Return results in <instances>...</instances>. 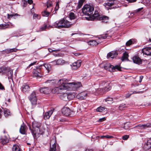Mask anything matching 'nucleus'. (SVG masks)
<instances>
[{
    "instance_id": "nucleus-1",
    "label": "nucleus",
    "mask_w": 151,
    "mask_h": 151,
    "mask_svg": "<svg viewBox=\"0 0 151 151\" xmlns=\"http://www.w3.org/2000/svg\"><path fill=\"white\" fill-rule=\"evenodd\" d=\"M65 79H60L56 81L55 80H48L46 81L45 83H50L51 84H55L56 87L52 90V91L53 93H59L61 92L62 90H66L65 86Z\"/></svg>"
},
{
    "instance_id": "nucleus-2",
    "label": "nucleus",
    "mask_w": 151,
    "mask_h": 151,
    "mask_svg": "<svg viewBox=\"0 0 151 151\" xmlns=\"http://www.w3.org/2000/svg\"><path fill=\"white\" fill-rule=\"evenodd\" d=\"M76 22L73 23L70 22L65 18L57 21L53 24V26L55 28L61 29L64 28H69L71 27Z\"/></svg>"
},
{
    "instance_id": "nucleus-3",
    "label": "nucleus",
    "mask_w": 151,
    "mask_h": 151,
    "mask_svg": "<svg viewBox=\"0 0 151 151\" xmlns=\"http://www.w3.org/2000/svg\"><path fill=\"white\" fill-rule=\"evenodd\" d=\"M65 86L66 90L69 91H75L82 86V85L80 82L68 83L65 79Z\"/></svg>"
},
{
    "instance_id": "nucleus-4",
    "label": "nucleus",
    "mask_w": 151,
    "mask_h": 151,
    "mask_svg": "<svg viewBox=\"0 0 151 151\" xmlns=\"http://www.w3.org/2000/svg\"><path fill=\"white\" fill-rule=\"evenodd\" d=\"M94 8L90 5H85L82 9L83 14L86 16L90 17L93 14Z\"/></svg>"
},
{
    "instance_id": "nucleus-5",
    "label": "nucleus",
    "mask_w": 151,
    "mask_h": 151,
    "mask_svg": "<svg viewBox=\"0 0 151 151\" xmlns=\"http://www.w3.org/2000/svg\"><path fill=\"white\" fill-rule=\"evenodd\" d=\"M104 68V69L108 70L110 72L114 71L116 70H120L121 68L119 66L116 65L114 66L111 65L109 63H106L103 64Z\"/></svg>"
},
{
    "instance_id": "nucleus-6",
    "label": "nucleus",
    "mask_w": 151,
    "mask_h": 151,
    "mask_svg": "<svg viewBox=\"0 0 151 151\" xmlns=\"http://www.w3.org/2000/svg\"><path fill=\"white\" fill-rule=\"evenodd\" d=\"M49 151H60L59 147L56 143L55 137H53L50 142V147Z\"/></svg>"
},
{
    "instance_id": "nucleus-7",
    "label": "nucleus",
    "mask_w": 151,
    "mask_h": 151,
    "mask_svg": "<svg viewBox=\"0 0 151 151\" xmlns=\"http://www.w3.org/2000/svg\"><path fill=\"white\" fill-rule=\"evenodd\" d=\"M32 132L34 137L35 138L38 137L41 134H43L44 133V131H41L40 128L37 127L36 129H33Z\"/></svg>"
},
{
    "instance_id": "nucleus-8",
    "label": "nucleus",
    "mask_w": 151,
    "mask_h": 151,
    "mask_svg": "<svg viewBox=\"0 0 151 151\" xmlns=\"http://www.w3.org/2000/svg\"><path fill=\"white\" fill-rule=\"evenodd\" d=\"M29 99L32 105L36 104L37 99L35 91H34L29 96Z\"/></svg>"
},
{
    "instance_id": "nucleus-9",
    "label": "nucleus",
    "mask_w": 151,
    "mask_h": 151,
    "mask_svg": "<svg viewBox=\"0 0 151 151\" xmlns=\"http://www.w3.org/2000/svg\"><path fill=\"white\" fill-rule=\"evenodd\" d=\"M67 62L65 61L62 59H60L55 60L51 62V63L53 65H63L67 63Z\"/></svg>"
},
{
    "instance_id": "nucleus-10",
    "label": "nucleus",
    "mask_w": 151,
    "mask_h": 151,
    "mask_svg": "<svg viewBox=\"0 0 151 151\" xmlns=\"http://www.w3.org/2000/svg\"><path fill=\"white\" fill-rule=\"evenodd\" d=\"M87 93L86 92H81L78 94L76 96V97L79 99L83 100L86 99L87 96Z\"/></svg>"
},
{
    "instance_id": "nucleus-11",
    "label": "nucleus",
    "mask_w": 151,
    "mask_h": 151,
    "mask_svg": "<svg viewBox=\"0 0 151 151\" xmlns=\"http://www.w3.org/2000/svg\"><path fill=\"white\" fill-rule=\"evenodd\" d=\"M142 52L144 54L147 55H151V47H147L142 49Z\"/></svg>"
},
{
    "instance_id": "nucleus-12",
    "label": "nucleus",
    "mask_w": 151,
    "mask_h": 151,
    "mask_svg": "<svg viewBox=\"0 0 151 151\" xmlns=\"http://www.w3.org/2000/svg\"><path fill=\"white\" fill-rule=\"evenodd\" d=\"M81 63V60H78L76 62L73 63L70 65L73 69H76L80 67Z\"/></svg>"
},
{
    "instance_id": "nucleus-13",
    "label": "nucleus",
    "mask_w": 151,
    "mask_h": 151,
    "mask_svg": "<svg viewBox=\"0 0 151 151\" xmlns=\"http://www.w3.org/2000/svg\"><path fill=\"white\" fill-rule=\"evenodd\" d=\"M54 110L53 109H52L46 112L44 115V119L45 120L48 119L53 113Z\"/></svg>"
},
{
    "instance_id": "nucleus-14",
    "label": "nucleus",
    "mask_w": 151,
    "mask_h": 151,
    "mask_svg": "<svg viewBox=\"0 0 151 151\" xmlns=\"http://www.w3.org/2000/svg\"><path fill=\"white\" fill-rule=\"evenodd\" d=\"M62 113L66 116H68L70 114V109L67 107H64L62 109Z\"/></svg>"
},
{
    "instance_id": "nucleus-15",
    "label": "nucleus",
    "mask_w": 151,
    "mask_h": 151,
    "mask_svg": "<svg viewBox=\"0 0 151 151\" xmlns=\"http://www.w3.org/2000/svg\"><path fill=\"white\" fill-rule=\"evenodd\" d=\"M151 147V139L147 141V143L144 145L143 148L145 150H147Z\"/></svg>"
},
{
    "instance_id": "nucleus-16",
    "label": "nucleus",
    "mask_w": 151,
    "mask_h": 151,
    "mask_svg": "<svg viewBox=\"0 0 151 151\" xmlns=\"http://www.w3.org/2000/svg\"><path fill=\"white\" fill-rule=\"evenodd\" d=\"M118 55L117 52L116 51H112L108 54L107 58H113L116 57Z\"/></svg>"
},
{
    "instance_id": "nucleus-17",
    "label": "nucleus",
    "mask_w": 151,
    "mask_h": 151,
    "mask_svg": "<svg viewBox=\"0 0 151 151\" xmlns=\"http://www.w3.org/2000/svg\"><path fill=\"white\" fill-rule=\"evenodd\" d=\"M30 88L28 85L24 84L22 87V91L25 93H28L30 91Z\"/></svg>"
},
{
    "instance_id": "nucleus-18",
    "label": "nucleus",
    "mask_w": 151,
    "mask_h": 151,
    "mask_svg": "<svg viewBox=\"0 0 151 151\" xmlns=\"http://www.w3.org/2000/svg\"><path fill=\"white\" fill-rule=\"evenodd\" d=\"M132 60L133 62L138 64H139L142 63V60L140 58L137 56H134L133 57Z\"/></svg>"
},
{
    "instance_id": "nucleus-19",
    "label": "nucleus",
    "mask_w": 151,
    "mask_h": 151,
    "mask_svg": "<svg viewBox=\"0 0 151 151\" xmlns=\"http://www.w3.org/2000/svg\"><path fill=\"white\" fill-rule=\"evenodd\" d=\"M109 18L106 16H99L98 19L99 20L102 21L104 22H107L109 20Z\"/></svg>"
},
{
    "instance_id": "nucleus-20",
    "label": "nucleus",
    "mask_w": 151,
    "mask_h": 151,
    "mask_svg": "<svg viewBox=\"0 0 151 151\" xmlns=\"http://www.w3.org/2000/svg\"><path fill=\"white\" fill-rule=\"evenodd\" d=\"M40 72V69H37V70L33 72V76L34 77H40L42 76V75Z\"/></svg>"
},
{
    "instance_id": "nucleus-21",
    "label": "nucleus",
    "mask_w": 151,
    "mask_h": 151,
    "mask_svg": "<svg viewBox=\"0 0 151 151\" xmlns=\"http://www.w3.org/2000/svg\"><path fill=\"white\" fill-rule=\"evenodd\" d=\"M40 91L41 93L44 94H48L50 92V90L48 88H40Z\"/></svg>"
},
{
    "instance_id": "nucleus-22",
    "label": "nucleus",
    "mask_w": 151,
    "mask_h": 151,
    "mask_svg": "<svg viewBox=\"0 0 151 151\" xmlns=\"http://www.w3.org/2000/svg\"><path fill=\"white\" fill-rule=\"evenodd\" d=\"M27 127L24 124L21 125L19 129L20 132L22 134H25L26 132Z\"/></svg>"
},
{
    "instance_id": "nucleus-23",
    "label": "nucleus",
    "mask_w": 151,
    "mask_h": 151,
    "mask_svg": "<svg viewBox=\"0 0 151 151\" xmlns=\"http://www.w3.org/2000/svg\"><path fill=\"white\" fill-rule=\"evenodd\" d=\"M8 141L9 139L5 136L1 138L0 139V142L3 145L6 144L8 142Z\"/></svg>"
},
{
    "instance_id": "nucleus-24",
    "label": "nucleus",
    "mask_w": 151,
    "mask_h": 151,
    "mask_svg": "<svg viewBox=\"0 0 151 151\" xmlns=\"http://www.w3.org/2000/svg\"><path fill=\"white\" fill-rule=\"evenodd\" d=\"M111 84L110 83L109 81H106V85H105L104 87H103L102 88H100L98 89V90L100 91V93H104V91H103L104 89L107 86H109L111 85Z\"/></svg>"
},
{
    "instance_id": "nucleus-25",
    "label": "nucleus",
    "mask_w": 151,
    "mask_h": 151,
    "mask_svg": "<svg viewBox=\"0 0 151 151\" xmlns=\"http://www.w3.org/2000/svg\"><path fill=\"white\" fill-rule=\"evenodd\" d=\"M68 93H64L60 95V96L61 99L66 101L68 100Z\"/></svg>"
},
{
    "instance_id": "nucleus-26",
    "label": "nucleus",
    "mask_w": 151,
    "mask_h": 151,
    "mask_svg": "<svg viewBox=\"0 0 151 151\" xmlns=\"http://www.w3.org/2000/svg\"><path fill=\"white\" fill-rule=\"evenodd\" d=\"M76 96V94L74 92L70 93H68V100L72 99L74 98Z\"/></svg>"
},
{
    "instance_id": "nucleus-27",
    "label": "nucleus",
    "mask_w": 151,
    "mask_h": 151,
    "mask_svg": "<svg viewBox=\"0 0 151 151\" xmlns=\"http://www.w3.org/2000/svg\"><path fill=\"white\" fill-rule=\"evenodd\" d=\"M41 124L40 123L35 122L32 123V127L33 129H36V128H40V127Z\"/></svg>"
},
{
    "instance_id": "nucleus-28",
    "label": "nucleus",
    "mask_w": 151,
    "mask_h": 151,
    "mask_svg": "<svg viewBox=\"0 0 151 151\" xmlns=\"http://www.w3.org/2000/svg\"><path fill=\"white\" fill-rule=\"evenodd\" d=\"M136 41L134 39H131L127 41L126 43V45L127 46H129L131 45L134 44Z\"/></svg>"
},
{
    "instance_id": "nucleus-29",
    "label": "nucleus",
    "mask_w": 151,
    "mask_h": 151,
    "mask_svg": "<svg viewBox=\"0 0 151 151\" xmlns=\"http://www.w3.org/2000/svg\"><path fill=\"white\" fill-rule=\"evenodd\" d=\"M108 1L109 2H108L105 4L106 6H111L114 5L115 0H108Z\"/></svg>"
},
{
    "instance_id": "nucleus-30",
    "label": "nucleus",
    "mask_w": 151,
    "mask_h": 151,
    "mask_svg": "<svg viewBox=\"0 0 151 151\" xmlns=\"http://www.w3.org/2000/svg\"><path fill=\"white\" fill-rule=\"evenodd\" d=\"M12 151H21V150L18 145H15L13 147Z\"/></svg>"
},
{
    "instance_id": "nucleus-31",
    "label": "nucleus",
    "mask_w": 151,
    "mask_h": 151,
    "mask_svg": "<svg viewBox=\"0 0 151 151\" xmlns=\"http://www.w3.org/2000/svg\"><path fill=\"white\" fill-rule=\"evenodd\" d=\"M69 17L70 19H74L76 18V16L73 12H70L69 14Z\"/></svg>"
},
{
    "instance_id": "nucleus-32",
    "label": "nucleus",
    "mask_w": 151,
    "mask_h": 151,
    "mask_svg": "<svg viewBox=\"0 0 151 151\" xmlns=\"http://www.w3.org/2000/svg\"><path fill=\"white\" fill-rule=\"evenodd\" d=\"M88 45L93 46L96 45L98 44L97 42L95 40L89 41L88 42Z\"/></svg>"
},
{
    "instance_id": "nucleus-33",
    "label": "nucleus",
    "mask_w": 151,
    "mask_h": 151,
    "mask_svg": "<svg viewBox=\"0 0 151 151\" xmlns=\"http://www.w3.org/2000/svg\"><path fill=\"white\" fill-rule=\"evenodd\" d=\"M4 115L6 117L10 115V112L9 110L5 109L4 110Z\"/></svg>"
},
{
    "instance_id": "nucleus-34",
    "label": "nucleus",
    "mask_w": 151,
    "mask_h": 151,
    "mask_svg": "<svg viewBox=\"0 0 151 151\" xmlns=\"http://www.w3.org/2000/svg\"><path fill=\"white\" fill-rule=\"evenodd\" d=\"M127 107L125 104L122 103L120 105L119 107V109L120 110H124L125 108Z\"/></svg>"
},
{
    "instance_id": "nucleus-35",
    "label": "nucleus",
    "mask_w": 151,
    "mask_h": 151,
    "mask_svg": "<svg viewBox=\"0 0 151 151\" xmlns=\"http://www.w3.org/2000/svg\"><path fill=\"white\" fill-rule=\"evenodd\" d=\"M10 25L9 24H1L0 25V29H5L9 27Z\"/></svg>"
},
{
    "instance_id": "nucleus-36",
    "label": "nucleus",
    "mask_w": 151,
    "mask_h": 151,
    "mask_svg": "<svg viewBox=\"0 0 151 151\" xmlns=\"http://www.w3.org/2000/svg\"><path fill=\"white\" fill-rule=\"evenodd\" d=\"M44 66L46 68L47 71V73H48L51 69V66L47 64H45L44 65Z\"/></svg>"
},
{
    "instance_id": "nucleus-37",
    "label": "nucleus",
    "mask_w": 151,
    "mask_h": 151,
    "mask_svg": "<svg viewBox=\"0 0 151 151\" xmlns=\"http://www.w3.org/2000/svg\"><path fill=\"white\" fill-rule=\"evenodd\" d=\"M106 102H107L108 103L111 104L113 102V99L112 98L110 97H108L105 100Z\"/></svg>"
},
{
    "instance_id": "nucleus-38",
    "label": "nucleus",
    "mask_w": 151,
    "mask_h": 151,
    "mask_svg": "<svg viewBox=\"0 0 151 151\" xmlns=\"http://www.w3.org/2000/svg\"><path fill=\"white\" fill-rule=\"evenodd\" d=\"M50 14L49 12H47L46 11H44L42 12V15L44 17H48Z\"/></svg>"
},
{
    "instance_id": "nucleus-39",
    "label": "nucleus",
    "mask_w": 151,
    "mask_h": 151,
    "mask_svg": "<svg viewBox=\"0 0 151 151\" xmlns=\"http://www.w3.org/2000/svg\"><path fill=\"white\" fill-rule=\"evenodd\" d=\"M105 109H106L104 107L100 106L96 109V111H97L101 112L104 110Z\"/></svg>"
},
{
    "instance_id": "nucleus-40",
    "label": "nucleus",
    "mask_w": 151,
    "mask_h": 151,
    "mask_svg": "<svg viewBox=\"0 0 151 151\" xmlns=\"http://www.w3.org/2000/svg\"><path fill=\"white\" fill-rule=\"evenodd\" d=\"M128 53L126 52H124L123 53V56L122 57V58H123V60H126L128 58Z\"/></svg>"
},
{
    "instance_id": "nucleus-41",
    "label": "nucleus",
    "mask_w": 151,
    "mask_h": 151,
    "mask_svg": "<svg viewBox=\"0 0 151 151\" xmlns=\"http://www.w3.org/2000/svg\"><path fill=\"white\" fill-rule=\"evenodd\" d=\"M101 138L104 139H111L113 138V136H110L108 135H106L105 136H102L101 137Z\"/></svg>"
},
{
    "instance_id": "nucleus-42",
    "label": "nucleus",
    "mask_w": 151,
    "mask_h": 151,
    "mask_svg": "<svg viewBox=\"0 0 151 151\" xmlns=\"http://www.w3.org/2000/svg\"><path fill=\"white\" fill-rule=\"evenodd\" d=\"M84 1L83 0H80L78 2L77 8L78 9H80L82 6Z\"/></svg>"
},
{
    "instance_id": "nucleus-43",
    "label": "nucleus",
    "mask_w": 151,
    "mask_h": 151,
    "mask_svg": "<svg viewBox=\"0 0 151 151\" xmlns=\"http://www.w3.org/2000/svg\"><path fill=\"white\" fill-rule=\"evenodd\" d=\"M99 16L100 15L99 14V12L97 11H95L94 14H93V17L95 18H97V19Z\"/></svg>"
},
{
    "instance_id": "nucleus-44",
    "label": "nucleus",
    "mask_w": 151,
    "mask_h": 151,
    "mask_svg": "<svg viewBox=\"0 0 151 151\" xmlns=\"http://www.w3.org/2000/svg\"><path fill=\"white\" fill-rule=\"evenodd\" d=\"M138 127V128L141 129H145V124H139L137 126L135 127V128Z\"/></svg>"
},
{
    "instance_id": "nucleus-45",
    "label": "nucleus",
    "mask_w": 151,
    "mask_h": 151,
    "mask_svg": "<svg viewBox=\"0 0 151 151\" xmlns=\"http://www.w3.org/2000/svg\"><path fill=\"white\" fill-rule=\"evenodd\" d=\"M111 85L105 88L104 89L103 91H104V93L106 91H108L111 89Z\"/></svg>"
},
{
    "instance_id": "nucleus-46",
    "label": "nucleus",
    "mask_w": 151,
    "mask_h": 151,
    "mask_svg": "<svg viewBox=\"0 0 151 151\" xmlns=\"http://www.w3.org/2000/svg\"><path fill=\"white\" fill-rule=\"evenodd\" d=\"M35 18H37L38 19H40L41 18V16L38 14H34L33 15V18L35 19Z\"/></svg>"
},
{
    "instance_id": "nucleus-47",
    "label": "nucleus",
    "mask_w": 151,
    "mask_h": 151,
    "mask_svg": "<svg viewBox=\"0 0 151 151\" xmlns=\"http://www.w3.org/2000/svg\"><path fill=\"white\" fill-rule=\"evenodd\" d=\"M106 83V82L105 81H101L100 82V86L104 87Z\"/></svg>"
},
{
    "instance_id": "nucleus-48",
    "label": "nucleus",
    "mask_w": 151,
    "mask_h": 151,
    "mask_svg": "<svg viewBox=\"0 0 151 151\" xmlns=\"http://www.w3.org/2000/svg\"><path fill=\"white\" fill-rule=\"evenodd\" d=\"M129 128V124L127 123H125L124 124V126L123 127V128L126 130L128 129Z\"/></svg>"
},
{
    "instance_id": "nucleus-49",
    "label": "nucleus",
    "mask_w": 151,
    "mask_h": 151,
    "mask_svg": "<svg viewBox=\"0 0 151 151\" xmlns=\"http://www.w3.org/2000/svg\"><path fill=\"white\" fill-rule=\"evenodd\" d=\"M18 15L17 14H7V17L8 18L10 19V18L13 17L14 16H15L16 15L17 16Z\"/></svg>"
},
{
    "instance_id": "nucleus-50",
    "label": "nucleus",
    "mask_w": 151,
    "mask_h": 151,
    "mask_svg": "<svg viewBox=\"0 0 151 151\" xmlns=\"http://www.w3.org/2000/svg\"><path fill=\"white\" fill-rule=\"evenodd\" d=\"M47 28V25H46L45 26L43 27H42L40 29V31H43L45 30Z\"/></svg>"
},
{
    "instance_id": "nucleus-51",
    "label": "nucleus",
    "mask_w": 151,
    "mask_h": 151,
    "mask_svg": "<svg viewBox=\"0 0 151 151\" xmlns=\"http://www.w3.org/2000/svg\"><path fill=\"white\" fill-rule=\"evenodd\" d=\"M145 129L151 127V123H148L145 124Z\"/></svg>"
},
{
    "instance_id": "nucleus-52",
    "label": "nucleus",
    "mask_w": 151,
    "mask_h": 151,
    "mask_svg": "<svg viewBox=\"0 0 151 151\" xmlns=\"http://www.w3.org/2000/svg\"><path fill=\"white\" fill-rule=\"evenodd\" d=\"M9 72L8 75L10 77H11L13 75V71L12 69H9Z\"/></svg>"
},
{
    "instance_id": "nucleus-53",
    "label": "nucleus",
    "mask_w": 151,
    "mask_h": 151,
    "mask_svg": "<svg viewBox=\"0 0 151 151\" xmlns=\"http://www.w3.org/2000/svg\"><path fill=\"white\" fill-rule=\"evenodd\" d=\"M129 136L128 135H126L123 136L122 138L123 140H126L129 138Z\"/></svg>"
},
{
    "instance_id": "nucleus-54",
    "label": "nucleus",
    "mask_w": 151,
    "mask_h": 151,
    "mask_svg": "<svg viewBox=\"0 0 151 151\" xmlns=\"http://www.w3.org/2000/svg\"><path fill=\"white\" fill-rule=\"evenodd\" d=\"M118 86V87L119 88V89L120 90H122V89H124V88L125 87V85H119Z\"/></svg>"
},
{
    "instance_id": "nucleus-55",
    "label": "nucleus",
    "mask_w": 151,
    "mask_h": 151,
    "mask_svg": "<svg viewBox=\"0 0 151 151\" xmlns=\"http://www.w3.org/2000/svg\"><path fill=\"white\" fill-rule=\"evenodd\" d=\"M10 52V53L13 52H16L17 50L15 48H14L12 49H9Z\"/></svg>"
},
{
    "instance_id": "nucleus-56",
    "label": "nucleus",
    "mask_w": 151,
    "mask_h": 151,
    "mask_svg": "<svg viewBox=\"0 0 151 151\" xmlns=\"http://www.w3.org/2000/svg\"><path fill=\"white\" fill-rule=\"evenodd\" d=\"M109 36H107V35H105L101 37V38L102 39H105L106 38H109Z\"/></svg>"
},
{
    "instance_id": "nucleus-57",
    "label": "nucleus",
    "mask_w": 151,
    "mask_h": 151,
    "mask_svg": "<svg viewBox=\"0 0 151 151\" xmlns=\"http://www.w3.org/2000/svg\"><path fill=\"white\" fill-rule=\"evenodd\" d=\"M47 8H48L51 6H52V3L51 2H47Z\"/></svg>"
},
{
    "instance_id": "nucleus-58",
    "label": "nucleus",
    "mask_w": 151,
    "mask_h": 151,
    "mask_svg": "<svg viewBox=\"0 0 151 151\" xmlns=\"http://www.w3.org/2000/svg\"><path fill=\"white\" fill-rule=\"evenodd\" d=\"M105 120V117H103L102 118L100 119L98 121V122H101L102 121H104Z\"/></svg>"
},
{
    "instance_id": "nucleus-59",
    "label": "nucleus",
    "mask_w": 151,
    "mask_h": 151,
    "mask_svg": "<svg viewBox=\"0 0 151 151\" xmlns=\"http://www.w3.org/2000/svg\"><path fill=\"white\" fill-rule=\"evenodd\" d=\"M36 63V62H34L33 63H31L30 64H29V65L27 67V68H29L30 67L35 64Z\"/></svg>"
},
{
    "instance_id": "nucleus-60",
    "label": "nucleus",
    "mask_w": 151,
    "mask_h": 151,
    "mask_svg": "<svg viewBox=\"0 0 151 151\" xmlns=\"http://www.w3.org/2000/svg\"><path fill=\"white\" fill-rule=\"evenodd\" d=\"M3 51L4 52H5L7 54H9L10 53L9 49H6L4 51Z\"/></svg>"
},
{
    "instance_id": "nucleus-61",
    "label": "nucleus",
    "mask_w": 151,
    "mask_h": 151,
    "mask_svg": "<svg viewBox=\"0 0 151 151\" xmlns=\"http://www.w3.org/2000/svg\"><path fill=\"white\" fill-rule=\"evenodd\" d=\"M126 0L130 3L134 2H135V1H136V0Z\"/></svg>"
},
{
    "instance_id": "nucleus-62",
    "label": "nucleus",
    "mask_w": 151,
    "mask_h": 151,
    "mask_svg": "<svg viewBox=\"0 0 151 151\" xmlns=\"http://www.w3.org/2000/svg\"><path fill=\"white\" fill-rule=\"evenodd\" d=\"M27 2L29 4H31L33 3L32 0H28Z\"/></svg>"
},
{
    "instance_id": "nucleus-63",
    "label": "nucleus",
    "mask_w": 151,
    "mask_h": 151,
    "mask_svg": "<svg viewBox=\"0 0 151 151\" xmlns=\"http://www.w3.org/2000/svg\"><path fill=\"white\" fill-rule=\"evenodd\" d=\"M143 76H140L139 77V83H141L142 81V80L143 79Z\"/></svg>"
},
{
    "instance_id": "nucleus-64",
    "label": "nucleus",
    "mask_w": 151,
    "mask_h": 151,
    "mask_svg": "<svg viewBox=\"0 0 151 151\" xmlns=\"http://www.w3.org/2000/svg\"><path fill=\"white\" fill-rule=\"evenodd\" d=\"M59 8V5L57 3L56 4V6L55 7V9L56 10H58Z\"/></svg>"
}]
</instances>
